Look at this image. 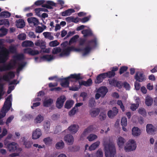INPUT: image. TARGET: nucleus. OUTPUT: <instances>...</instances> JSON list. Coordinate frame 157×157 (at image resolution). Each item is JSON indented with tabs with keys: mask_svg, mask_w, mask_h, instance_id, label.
<instances>
[{
	"mask_svg": "<svg viewBox=\"0 0 157 157\" xmlns=\"http://www.w3.org/2000/svg\"><path fill=\"white\" fill-rule=\"evenodd\" d=\"M16 52V48L14 46H10L8 49L2 47L0 51V63H4L8 59L10 53H14Z\"/></svg>",
	"mask_w": 157,
	"mask_h": 157,
	"instance_id": "nucleus-1",
	"label": "nucleus"
},
{
	"mask_svg": "<svg viewBox=\"0 0 157 157\" xmlns=\"http://www.w3.org/2000/svg\"><path fill=\"white\" fill-rule=\"evenodd\" d=\"M105 155L106 157H114L116 153V150L114 143L109 142L104 144Z\"/></svg>",
	"mask_w": 157,
	"mask_h": 157,
	"instance_id": "nucleus-2",
	"label": "nucleus"
},
{
	"mask_svg": "<svg viewBox=\"0 0 157 157\" xmlns=\"http://www.w3.org/2000/svg\"><path fill=\"white\" fill-rule=\"evenodd\" d=\"M70 78H73L76 80H78L81 79L82 78L81 77L80 74H72L66 78H59L58 80L60 81V85L63 87H68L69 84V79Z\"/></svg>",
	"mask_w": 157,
	"mask_h": 157,
	"instance_id": "nucleus-3",
	"label": "nucleus"
},
{
	"mask_svg": "<svg viewBox=\"0 0 157 157\" xmlns=\"http://www.w3.org/2000/svg\"><path fill=\"white\" fill-rule=\"evenodd\" d=\"M12 99L11 94L8 96L6 99L3 107L1 109V113H0V119L6 116V113L10 109L12 105Z\"/></svg>",
	"mask_w": 157,
	"mask_h": 157,
	"instance_id": "nucleus-4",
	"label": "nucleus"
},
{
	"mask_svg": "<svg viewBox=\"0 0 157 157\" xmlns=\"http://www.w3.org/2000/svg\"><path fill=\"white\" fill-rule=\"evenodd\" d=\"M45 2L44 0H38L35 2L34 5L37 6L41 5L42 7L50 9H53L52 6H56V3L52 1H48L46 2L45 4H44Z\"/></svg>",
	"mask_w": 157,
	"mask_h": 157,
	"instance_id": "nucleus-5",
	"label": "nucleus"
},
{
	"mask_svg": "<svg viewBox=\"0 0 157 157\" xmlns=\"http://www.w3.org/2000/svg\"><path fill=\"white\" fill-rule=\"evenodd\" d=\"M87 43L88 45L82 49V51L84 52V55H86L88 54L91 50L92 48L90 45H91L94 47L96 46L97 45V39L94 38L91 40H88L87 41Z\"/></svg>",
	"mask_w": 157,
	"mask_h": 157,
	"instance_id": "nucleus-6",
	"label": "nucleus"
},
{
	"mask_svg": "<svg viewBox=\"0 0 157 157\" xmlns=\"http://www.w3.org/2000/svg\"><path fill=\"white\" fill-rule=\"evenodd\" d=\"M136 147L135 141L133 140H129L126 145L124 147L126 152H130L135 150Z\"/></svg>",
	"mask_w": 157,
	"mask_h": 157,
	"instance_id": "nucleus-7",
	"label": "nucleus"
},
{
	"mask_svg": "<svg viewBox=\"0 0 157 157\" xmlns=\"http://www.w3.org/2000/svg\"><path fill=\"white\" fill-rule=\"evenodd\" d=\"M4 144L6 147L10 152H13L17 149V145L14 142H10L5 140L4 142Z\"/></svg>",
	"mask_w": 157,
	"mask_h": 157,
	"instance_id": "nucleus-8",
	"label": "nucleus"
},
{
	"mask_svg": "<svg viewBox=\"0 0 157 157\" xmlns=\"http://www.w3.org/2000/svg\"><path fill=\"white\" fill-rule=\"evenodd\" d=\"M66 100V97L63 95L58 98L56 103V107L58 109H61L63 106V104Z\"/></svg>",
	"mask_w": 157,
	"mask_h": 157,
	"instance_id": "nucleus-9",
	"label": "nucleus"
},
{
	"mask_svg": "<svg viewBox=\"0 0 157 157\" xmlns=\"http://www.w3.org/2000/svg\"><path fill=\"white\" fill-rule=\"evenodd\" d=\"M134 78L136 81L140 82H142L146 79V77L144 74L139 71L136 72Z\"/></svg>",
	"mask_w": 157,
	"mask_h": 157,
	"instance_id": "nucleus-10",
	"label": "nucleus"
},
{
	"mask_svg": "<svg viewBox=\"0 0 157 157\" xmlns=\"http://www.w3.org/2000/svg\"><path fill=\"white\" fill-rule=\"evenodd\" d=\"M23 52L25 54H27L32 56L38 55L39 54V52L38 50H33L30 48L24 49Z\"/></svg>",
	"mask_w": 157,
	"mask_h": 157,
	"instance_id": "nucleus-11",
	"label": "nucleus"
},
{
	"mask_svg": "<svg viewBox=\"0 0 157 157\" xmlns=\"http://www.w3.org/2000/svg\"><path fill=\"white\" fill-rule=\"evenodd\" d=\"M146 131L147 133L152 134L157 131V126L155 127L152 124H148L146 125Z\"/></svg>",
	"mask_w": 157,
	"mask_h": 157,
	"instance_id": "nucleus-12",
	"label": "nucleus"
},
{
	"mask_svg": "<svg viewBox=\"0 0 157 157\" xmlns=\"http://www.w3.org/2000/svg\"><path fill=\"white\" fill-rule=\"evenodd\" d=\"M118 109L116 107H113L112 110H109L107 113V115L110 118H113L116 116L118 113Z\"/></svg>",
	"mask_w": 157,
	"mask_h": 157,
	"instance_id": "nucleus-13",
	"label": "nucleus"
},
{
	"mask_svg": "<svg viewBox=\"0 0 157 157\" xmlns=\"http://www.w3.org/2000/svg\"><path fill=\"white\" fill-rule=\"evenodd\" d=\"M71 51H72V46L67 47L66 48L63 49L59 56L60 57H63L65 56H68Z\"/></svg>",
	"mask_w": 157,
	"mask_h": 157,
	"instance_id": "nucleus-14",
	"label": "nucleus"
},
{
	"mask_svg": "<svg viewBox=\"0 0 157 157\" xmlns=\"http://www.w3.org/2000/svg\"><path fill=\"white\" fill-rule=\"evenodd\" d=\"M65 141L69 145H71L73 143L74 139L73 136L70 134L66 135L64 138Z\"/></svg>",
	"mask_w": 157,
	"mask_h": 157,
	"instance_id": "nucleus-15",
	"label": "nucleus"
},
{
	"mask_svg": "<svg viewBox=\"0 0 157 157\" xmlns=\"http://www.w3.org/2000/svg\"><path fill=\"white\" fill-rule=\"evenodd\" d=\"M15 77V74L13 71L9 72L7 75H3L2 79L6 81H9L10 79L13 78Z\"/></svg>",
	"mask_w": 157,
	"mask_h": 157,
	"instance_id": "nucleus-16",
	"label": "nucleus"
},
{
	"mask_svg": "<svg viewBox=\"0 0 157 157\" xmlns=\"http://www.w3.org/2000/svg\"><path fill=\"white\" fill-rule=\"evenodd\" d=\"M42 134L41 131L39 128H37L33 133L32 138L33 139H37L39 138Z\"/></svg>",
	"mask_w": 157,
	"mask_h": 157,
	"instance_id": "nucleus-17",
	"label": "nucleus"
},
{
	"mask_svg": "<svg viewBox=\"0 0 157 157\" xmlns=\"http://www.w3.org/2000/svg\"><path fill=\"white\" fill-rule=\"evenodd\" d=\"M109 84L110 85L114 86L115 87H117L119 88L122 87V85L121 84V82L117 81L114 78H113L111 80H109Z\"/></svg>",
	"mask_w": 157,
	"mask_h": 157,
	"instance_id": "nucleus-18",
	"label": "nucleus"
},
{
	"mask_svg": "<svg viewBox=\"0 0 157 157\" xmlns=\"http://www.w3.org/2000/svg\"><path fill=\"white\" fill-rule=\"evenodd\" d=\"M108 89L105 86H101L97 90V92L100 93L101 97L103 98L108 92Z\"/></svg>",
	"mask_w": 157,
	"mask_h": 157,
	"instance_id": "nucleus-19",
	"label": "nucleus"
},
{
	"mask_svg": "<svg viewBox=\"0 0 157 157\" xmlns=\"http://www.w3.org/2000/svg\"><path fill=\"white\" fill-rule=\"evenodd\" d=\"M28 22L33 26L37 25L39 24L38 20L35 17L29 18L27 19Z\"/></svg>",
	"mask_w": 157,
	"mask_h": 157,
	"instance_id": "nucleus-20",
	"label": "nucleus"
},
{
	"mask_svg": "<svg viewBox=\"0 0 157 157\" xmlns=\"http://www.w3.org/2000/svg\"><path fill=\"white\" fill-rule=\"evenodd\" d=\"M126 142L125 140L123 137L120 136L117 140V143L120 148L123 147L124 144Z\"/></svg>",
	"mask_w": 157,
	"mask_h": 157,
	"instance_id": "nucleus-21",
	"label": "nucleus"
},
{
	"mask_svg": "<svg viewBox=\"0 0 157 157\" xmlns=\"http://www.w3.org/2000/svg\"><path fill=\"white\" fill-rule=\"evenodd\" d=\"M105 78L104 73L100 74L97 77L96 79L95 80V83L97 84L100 83Z\"/></svg>",
	"mask_w": 157,
	"mask_h": 157,
	"instance_id": "nucleus-22",
	"label": "nucleus"
},
{
	"mask_svg": "<svg viewBox=\"0 0 157 157\" xmlns=\"http://www.w3.org/2000/svg\"><path fill=\"white\" fill-rule=\"evenodd\" d=\"M79 128L78 125L73 124L71 125L68 128V129L71 133H75L77 132Z\"/></svg>",
	"mask_w": 157,
	"mask_h": 157,
	"instance_id": "nucleus-23",
	"label": "nucleus"
},
{
	"mask_svg": "<svg viewBox=\"0 0 157 157\" xmlns=\"http://www.w3.org/2000/svg\"><path fill=\"white\" fill-rule=\"evenodd\" d=\"M92 83V80L91 78L88 79L86 81H82L81 82H79V86H80L83 85L87 87L91 85Z\"/></svg>",
	"mask_w": 157,
	"mask_h": 157,
	"instance_id": "nucleus-24",
	"label": "nucleus"
},
{
	"mask_svg": "<svg viewBox=\"0 0 157 157\" xmlns=\"http://www.w3.org/2000/svg\"><path fill=\"white\" fill-rule=\"evenodd\" d=\"M75 12L73 9H69L61 13V15L63 17L69 16Z\"/></svg>",
	"mask_w": 157,
	"mask_h": 157,
	"instance_id": "nucleus-25",
	"label": "nucleus"
},
{
	"mask_svg": "<svg viewBox=\"0 0 157 157\" xmlns=\"http://www.w3.org/2000/svg\"><path fill=\"white\" fill-rule=\"evenodd\" d=\"M94 130L93 125H90L84 131L82 134L81 135V137L85 136L87 134L92 132Z\"/></svg>",
	"mask_w": 157,
	"mask_h": 157,
	"instance_id": "nucleus-26",
	"label": "nucleus"
},
{
	"mask_svg": "<svg viewBox=\"0 0 157 157\" xmlns=\"http://www.w3.org/2000/svg\"><path fill=\"white\" fill-rule=\"evenodd\" d=\"M132 135L134 136H138L141 134V131L139 128L136 127H134L132 129Z\"/></svg>",
	"mask_w": 157,
	"mask_h": 157,
	"instance_id": "nucleus-27",
	"label": "nucleus"
},
{
	"mask_svg": "<svg viewBox=\"0 0 157 157\" xmlns=\"http://www.w3.org/2000/svg\"><path fill=\"white\" fill-rule=\"evenodd\" d=\"M16 25L18 28H22L25 26V23L23 20L19 19L16 21Z\"/></svg>",
	"mask_w": 157,
	"mask_h": 157,
	"instance_id": "nucleus-28",
	"label": "nucleus"
},
{
	"mask_svg": "<svg viewBox=\"0 0 157 157\" xmlns=\"http://www.w3.org/2000/svg\"><path fill=\"white\" fill-rule=\"evenodd\" d=\"M34 45L33 42L30 40H25L22 42L21 46L23 47H32Z\"/></svg>",
	"mask_w": 157,
	"mask_h": 157,
	"instance_id": "nucleus-29",
	"label": "nucleus"
},
{
	"mask_svg": "<svg viewBox=\"0 0 157 157\" xmlns=\"http://www.w3.org/2000/svg\"><path fill=\"white\" fill-rule=\"evenodd\" d=\"M55 147L57 149H62L64 147V143L62 140H61L56 144Z\"/></svg>",
	"mask_w": 157,
	"mask_h": 157,
	"instance_id": "nucleus-30",
	"label": "nucleus"
},
{
	"mask_svg": "<svg viewBox=\"0 0 157 157\" xmlns=\"http://www.w3.org/2000/svg\"><path fill=\"white\" fill-rule=\"evenodd\" d=\"M82 33L83 34L84 37L92 36L93 33L89 29H85L82 31Z\"/></svg>",
	"mask_w": 157,
	"mask_h": 157,
	"instance_id": "nucleus-31",
	"label": "nucleus"
},
{
	"mask_svg": "<svg viewBox=\"0 0 157 157\" xmlns=\"http://www.w3.org/2000/svg\"><path fill=\"white\" fill-rule=\"evenodd\" d=\"M100 144V141H98L91 144L89 147V149L90 151L94 150Z\"/></svg>",
	"mask_w": 157,
	"mask_h": 157,
	"instance_id": "nucleus-32",
	"label": "nucleus"
},
{
	"mask_svg": "<svg viewBox=\"0 0 157 157\" xmlns=\"http://www.w3.org/2000/svg\"><path fill=\"white\" fill-rule=\"evenodd\" d=\"M53 102V100L51 98L45 100L43 101V105L45 107H48L50 106Z\"/></svg>",
	"mask_w": 157,
	"mask_h": 157,
	"instance_id": "nucleus-33",
	"label": "nucleus"
},
{
	"mask_svg": "<svg viewBox=\"0 0 157 157\" xmlns=\"http://www.w3.org/2000/svg\"><path fill=\"white\" fill-rule=\"evenodd\" d=\"M100 112V110L98 108L94 109L91 110L90 112V114L92 117H95L98 115Z\"/></svg>",
	"mask_w": 157,
	"mask_h": 157,
	"instance_id": "nucleus-34",
	"label": "nucleus"
},
{
	"mask_svg": "<svg viewBox=\"0 0 157 157\" xmlns=\"http://www.w3.org/2000/svg\"><path fill=\"white\" fill-rule=\"evenodd\" d=\"M74 103V101L72 100L67 101L65 104L64 107L67 109H70Z\"/></svg>",
	"mask_w": 157,
	"mask_h": 157,
	"instance_id": "nucleus-35",
	"label": "nucleus"
},
{
	"mask_svg": "<svg viewBox=\"0 0 157 157\" xmlns=\"http://www.w3.org/2000/svg\"><path fill=\"white\" fill-rule=\"evenodd\" d=\"M43 35L44 37L48 38L50 40H52L54 39L53 36L51 35V33L49 32H45L43 33Z\"/></svg>",
	"mask_w": 157,
	"mask_h": 157,
	"instance_id": "nucleus-36",
	"label": "nucleus"
},
{
	"mask_svg": "<svg viewBox=\"0 0 157 157\" xmlns=\"http://www.w3.org/2000/svg\"><path fill=\"white\" fill-rule=\"evenodd\" d=\"M105 78L107 77L109 78H112L114 77L115 75V73L112 72L111 71H109L107 72L104 73Z\"/></svg>",
	"mask_w": 157,
	"mask_h": 157,
	"instance_id": "nucleus-37",
	"label": "nucleus"
},
{
	"mask_svg": "<svg viewBox=\"0 0 157 157\" xmlns=\"http://www.w3.org/2000/svg\"><path fill=\"white\" fill-rule=\"evenodd\" d=\"M10 16V13L6 11H2L0 13V17L2 18H8Z\"/></svg>",
	"mask_w": 157,
	"mask_h": 157,
	"instance_id": "nucleus-38",
	"label": "nucleus"
},
{
	"mask_svg": "<svg viewBox=\"0 0 157 157\" xmlns=\"http://www.w3.org/2000/svg\"><path fill=\"white\" fill-rule=\"evenodd\" d=\"M153 101V99L151 97L147 96L146 98L145 103L147 106H150L152 105Z\"/></svg>",
	"mask_w": 157,
	"mask_h": 157,
	"instance_id": "nucleus-39",
	"label": "nucleus"
},
{
	"mask_svg": "<svg viewBox=\"0 0 157 157\" xmlns=\"http://www.w3.org/2000/svg\"><path fill=\"white\" fill-rule=\"evenodd\" d=\"M40 59L44 60L50 61L53 59V56L51 55H45L41 57Z\"/></svg>",
	"mask_w": 157,
	"mask_h": 157,
	"instance_id": "nucleus-40",
	"label": "nucleus"
},
{
	"mask_svg": "<svg viewBox=\"0 0 157 157\" xmlns=\"http://www.w3.org/2000/svg\"><path fill=\"white\" fill-rule=\"evenodd\" d=\"M13 58L17 60L21 61L24 59V56L22 54H17L13 56Z\"/></svg>",
	"mask_w": 157,
	"mask_h": 157,
	"instance_id": "nucleus-41",
	"label": "nucleus"
},
{
	"mask_svg": "<svg viewBox=\"0 0 157 157\" xmlns=\"http://www.w3.org/2000/svg\"><path fill=\"white\" fill-rule=\"evenodd\" d=\"M0 31L1 32L0 33V37H2L7 34L8 30L4 27H2L0 29Z\"/></svg>",
	"mask_w": 157,
	"mask_h": 157,
	"instance_id": "nucleus-42",
	"label": "nucleus"
},
{
	"mask_svg": "<svg viewBox=\"0 0 157 157\" xmlns=\"http://www.w3.org/2000/svg\"><path fill=\"white\" fill-rule=\"evenodd\" d=\"M52 141V139L49 137L45 138L43 139V141L46 145L51 144Z\"/></svg>",
	"mask_w": 157,
	"mask_h": 157,
	"instance_id": "nucleus-43",
	"label": "nucleus"
},
{
	"mask_svg": "<svg viewBox=\"0 0 157 157\" xmlns=\"http://www.w3.org/2000/svg\"><path fill=\"white\" fill-rule=\"evenodd\" d=\"M79 37V36L77 35L74 36L70 40L69 42V45H70L71 44L76 42Z\"/></svg>",
	"mask_w": 157,
	"mask_h": 157,
	"instance_id": "nucleus-44",
	"label": "nucleus"
},
{
	"mask_svg": "<svg viewBox=\"0 0 157 157\" xmlns=\"http://www.w3.org/2000/svg\"><path fill=\"white\" fill-rule=\"evenodd\" d=\"M97 137L96 135L91 134L87 137V139L90 141H91L97 139Z\"/></svg>",
	"mask_w": 157,
	"mask_h": 157,
	"instance_id": "nucleus-45",
	"label": "nucleus"
},
{
	"mask_svg": "<svg viewBox=\"0 0 157 157\" xmlns=\"http://www.w3.org/2000/svg\"><path fill=\"white\" fill-rule=\"evenodd\" d=\"M44 118L41 115H38L35 119L36 123H40L43 120Z\"/></svg>",
	"mask_w": 157,
	"mask_h": 157,
	"instance_id": "nucleus-46",
	"label": "nucleus"
},
{
	"mask_svg": "<svg viewBox=\"0 0 157 157\" xmlns=\"http://www.w3.org/2000/svg\"><path fill=\"white\" fill-rule=\"evenodd\" d=\"M59 44V42L57 40H55L50 42L49 45L50 47H55L58 45Z\"/></svg>",
	"mask_w": 157,
	"mask_h": 157,
	"instance_id": "nucleus-47",
	"label": "nucleus"
},
{
	"mask_svg": "<svg viewBox=\"0 0 157 157\" xmlns=\"http://www.w3.org/2000/svg\"><path fill=\"white\" fill-rule=\"evenodd\" d=\"M26 63L22 62L21 63H19L17 69V73H19L23 68V67L25 66Z\"/></svg>",
	"mask_w": 157,
	"mask_h": 157,
	"instance_id": "nucleus-48",
	"label": "nucleus"
},
{
	"mask_svg": "<svg viewBox=\"0 0 157 157\" xmlns=\"http://www.w3.org/2000/svg\"><path fill=\"white\" fill-rule=\"evenodd\" d=\"M128 68V67L126 66L121 67L119 69V73L120 75H121L124 73V72L126 71L127 70Z\"/></svg>",
	"mask_w": 157,
	"mask_h": 157,
	"instance_id": "nucleus-49",
	"label": "nucleus"
},
{
	"mask_svg": "<svg viewBox=\"0 0 157 157\" xmlns=\"http://www.w3.org/2000/svg\"><path fill=\"white\" fill-rule=\"evenodd\" d=\"M50 128V124L48 122H46L44 125V128L46 133H49V129Z\"/></svg>",
	"mask_w": 157,
	"mask_h": 157,
	"instance_id": "nucleus-50",
	"label": "nucleus"
},
{
	"mask_svg": "<svg viewBox=\"0 0 157 157\" xmlns=\"http://www.w3.org/2000/svg\"><path fill=\"white\" fill-rule=\"evenodd\" d=\"M138 113L143 116H145L146 115V112L145 109L143 108H140L138 110Z\"/></svg>",
	"mask_w": 157,
	"mask_h": 157,
	"instance_id": "nucleus-51",
	"label": "nucleus"
},
{
	"mask_svg": "<svg viewBox=\"0 0 157 157\" xmlns=\"http://www.w3.org/2000/svg\"><path fill=\"white\" fill-rule=\"evenodd\" d=\"M61 49L60 47H56L54 48L52 51V53L54 55H56L61 52Z\"/></svg>",
	"mask_w": 157,
	"mask_h": 157,
	"instance_id": "nucleus-52",
	"label": "nucleus"
},
{
	"mask_svg": "<svg viewBox=\"0 0 157 157\" xmlns=\"http://www.w3.org/2000/svg\"><path fill=\"white\" fill-rule=\"evenodd\" d=\"M127 124V119L126 117L122 118L121 121V124L122 126H126Z\"/></svg>",
	"mask_w": 157,
	"mask_h": 157,
	"instance_id": "nucleus-53",
	"label": "nucleus"
},
{
	"mask_svg": "<svg viewBox=\"0 0 157 157\" xmlns=\"http://www.w3.org/2000/svg\"><path fill=\"white\" fill-rule=\"evenodd\" d=\"M138 102H139L137 101H136V104H132L131 105L130 108L132 111L135 110L139 107V104Z\"/></svg>",
	"mask_w": 157,
	"mask_h": 157,
	"instance_id": "nucleus-54",
	"label": "nucleus"
},
{
	"mask_svg": "<svg viewBox=\"0 0 157 157\" xmlns=\"http://www.w3.org/2000/svg\"><path fill=\"white\" fill-rule=\"evenodd\" d=\"M9 22L7 19H3L0 20V25H9Z\"/></svg>",
	"mask_w": 157,
	"mask_h": 157,
	"instance_id": "nucleus-55",
	"label": "nucleus"
},
{
	"mask_svg": "<svg viewBox=\"0 0 157 157\" xmlns=\"http://www.w3.org/2000/svg\"><path fill=\"white\" fill-rule=\"evenodd\" d=\"M95 100L93 98H90L89 101V106L90 107H92L95 103Z\"/></svg>",
	"mask_w": 157,
	"mask_h": 157,
	"instance_id": "nucleus-56",
	"label": "nucleus"
},
{
	"mask_svg": "<svg viewBox=\"0 0 157 157\" xmlns=\"http://www.w3.org/2000/svg\"><path fill=\"white\" fill-rule=\"evenodd\" d=\"M33 144L32 142L28 141H24V144L25 146V147L29 148L31 147Z\"/></svg>",
	"mask_w": 157,
	"mask_h": 157,
	"instance_id": "nucleus-57",
	"label": "nucleus"
},
{
	"mask_svg": "<svg viewBox=\"0 0 157 157\" xmlns=\"http://www.w3.org/2000/svg\"><path fill=\"white\" fill-rule=\"evenodd\" d=\"M26 35L25 33L20 34L18 36V39L20 40H24L26 39Z\"/></svg>",
	"mask_w": 157,
	"mask_h": 157,
	"instance_id": "nucleus-58",
	"label": "nucleus"
},
{
	"mask_svg": "<svg viewBox=\"0 0 157 157\" xmlns=\"http://www.w3.org/2000/svg\"><path fill=\"white\" fill-rule=\"evenodd\" d=\"M97 157H103V153L102 150L101 149H99L96 153Z\"/></svg>",
	"mask_w": 157,
	"mask_h": 157,
	"instance_id": "nucleus-59",
	"label": "nucleus"
},
{
	"mask_svg": "<svg viewBox=\"0 0 157 157\" xmlns=\"http://www.w3.org/2000/svg\"><path fill=\"white\" fill-rule=\"evenodd\" d=\"M78 109H76L75 107H74L69 112V115L71 116L74 115L76 113V111Z\"/></svg>",
	"mask_w": 157,
	"mask_h": 157,
	"instance_id": "nucleus-60",
	"label": "nucleus"
},
{
	"mask_svg": "<svg viewBox=\"0 0 157 157\" xmlns=\"http://www.w3.org/2000/svg\"><path fill=\"white\" fill-rule=\"evenodd\" d=\"M43 30L44 29L42 27L38 26L36 28L35 32L36 33H42Z\"/></svg>",
	"mask_w": 157,
	"mask_h": 157,
	"instance_id": "nucleus-61",
	"label": "nucleus"
},
{
	"mask_svg": "<svg viewBox=\"0 0 157 157\" xmlns=\"http://www.w3.org/2000/svg\"><path fill=\"white\" fill-rule=\"evenodd\" d=\"M90 18L88 17H85L82 18H80V21L82 23L87 22L89 20Z\"/></svg>",
	"mask_w": 157,
	"mask_h": 157,
	"instance_id": "nucleus-62",
	"label": "nucleus"
},
{
	"mask_svg": "<svg viewBox=\"0 0 157 157\" xmlns=\"http://www.w3.org/2000/svg\"><path fill=\"white\" fill-rule=\"evenodd\" d=\"M14 118L13 116H12L9 117L7 119L6 122V125L10 123Z\"/></svg>",
	"mask_w": 157,
	"mask_h": 157,
	"instance_id": "nucleus-63",
	"label": "nucleus"
},
{
	"mask_svg": "<svg viewBox=\"0 0 157 157\" xmlns=\"http://www.w3.org/2000/svg\"><path fill=\"white\" fill-rule=\"evenodd\" d=\"M106 117V115L103 113H101L99 115V119L101 121L104 120L105 119Z\"/></svg>",
	"mask_w": 157,
	"mask_h": 157,
	"instance_id": "nucleus-64",
	"label": "nucleus"
}]
</instances>
